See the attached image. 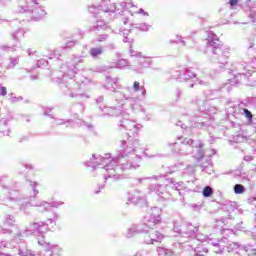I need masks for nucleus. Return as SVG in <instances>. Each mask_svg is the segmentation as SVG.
<instances>
[{
	"label": "nucleus",
	"instance_id": "f257e3e1",
	"mask_svg": "<svg viewBox=\"0 0 256 256\" xmlns=\"http://www.w3.org/2000/svg\"><path fill=\"white\" fill-rule=\"evenodd\" d=\"M119 129H125L128 131L127 140L120 141V150L118 155L111 158V154H104V156L92 155L91 161L87 162L88 167H92V171H100L104 174V179H113V181H119L123 179V175L127 171H135L139 169L141 163V155L143 150L140 147L139 139L137 135L142 129V125L129 119V114L123 115L118 121Z\"/></svg>",
	"mask_w": 256,
	"mask_h": 256
},
{
	"label": "nucleus",
	"instance_id": "f03ea898",
	"mask_svg": "<svg viewBox=\"0 0 256 256\" xmlns=\"http://www.w3.org/2000/svg\"><path fill=\"white\" fill-rule=\"evenodd\" d=\"M80 63H83V57L81 56H74L70 61H67L60 67V72H56L52 74V79L55 83H63L65 89L64 90L66 95L69 97L77 98L80 97L83 99H89V96H85V94H79V90L81 89V83L77 82L76 76L77 71L81 69Z\"/></svg>",
	"mask_w": 256,
	"mask_h": 256
},
{
	"label": "nucleus",
	"instance_id": "7ed1b4c3",
	"mask_svg": "<svg viewBox=\"0 0 256 256\" xmlns=\"http://www.w3.org/2000/svg\"><path fill=\"white\" fill-rule=\"evenodd\" d=\"M185 189L183 182H175V179L168 178L163 184H150V193H156L158 201H177L178 197L181 196V190Z\"/></svg>",
	"mask_w": 256,
	"mask_h": 256
},
{
	"label": "nucleus",
	"instance_id": "20e7f679",
	"mask_svg": "<svg viewBox=\"0 0 256 256\" xmlns=\"http://www.w3.org/2000/svg\"><path fill=\"white\" fill-rule=\"evenodd\" d=\"M206 53L211 56L212 63H219L220 67L227 65L231 52L229 48H224L219 37L213 32H208L206 38Z\"/></svg>",
	"mask_w": 256,
	"mask_h": 256
},
{
	"label": "nucleus",
	"instance_id": "39448f33",
	"mask_svg": "<svg viewBox=\"0 0 256 256\" xmlns=\"http://www.w3.org/2000/svg\"><path fill=\"white\" fill-rule=\"evenodd\" d=\"M117 83H119V78H112L111 76H106V83L104 84V89L114 92V98L119 107L123 105H129L134 113H145L143 106L137 102V98L131 97L123 91H117Z\"/></svg>",
	"mask_w": 256,
	"mask_h": 256
},
{
	"label": "nucleus",
	"instance_id": "423d86ee",
	"mask_svg": "<svg viewBox=\"0 0 256 256\" xmlns=\"http://www.w3.org/2000/svg\"><path fill=\"white\" fill-rule=\"evenodd\" d=\"M229 73H231L234 78L227 80V82L220 87V91H227L229 93L233 87L241 83V79L239 78L243 77V79H255L256 77L255 70H253L254 74H251V70L249 69V64H247V62L233 63L229 68Z\"/></svg>",
	"mask_w": 256,
	"mask_h": 256
},
{
	"label": "nucleus",
	"instance_id": "0eeeda50",
	"mask_svg": "<svg viewBox=\"0 0 256 256\" xmlns=\"http://www.w3.org/2000/svg\"><path fill=\"white\" fill-rule=\"evenodd\" d=\"M167 145L170 147L172 153H176L177 155H183V150L187 149V147H190L191 150L186 153H193V151H195L194 149H196V153H198V159L203 158V155H205V152H203V144L201 143V140L195 141L191 138L179 136L177 141L168 142Z\"/></svg>",
	"mask_w": 256,
	"mask_h": 256
},
{
	"label": "nucleus",
	"instance_id": "6e6552de",
	"mask_svg": "<svg viewBox=\"0 0 256 256\" xmlns=\"http://www.w3.org/2000/svg\"><path fill=\"white\" fill-rule=\"evenodd\" d=\"M115 9L117 7L115 4H109L106 6H91L89 7V12L94 13V15H99L103 20H97L91 27V31L97 33L99 31H106L107 23L111 21V15H115Z\"/></svg>",
	"mask_w": 256,
	"mask_h": 256
},
{
	"label": "nucleus",
	"instance_id": "1a4fd4ad",
	"mask_svg": "<svg viewBox=\"0 0 256 256\" xmlns=\"http://www.w3.org/2000/svg\"><path fill=\"white\" fill-rule=\"evenodd\" d=\"M63 205V202H47L43 200H39L36 202H25L20 205V211L24 212V215H31V211L29 210V207H37L39 213H45V211H49L51 207H54L57 209L58 207H61Z\"/></svg>",
	"mask_w": 256,
	"mask_h": 256
},
{
	"label": "nucleus",
	"instance_id": "9d476101",
	"mask_svg": "<svg viewBox=\"0 0 256 256\" xmlns=\"http://www.w3.org/2000/svg\"><path fill=\"white\" fill-rule=\"evenodd\" d=\"M174 231L180 235L192 237V239H205V236L199 234V227L194 226L189 222H185L184 224L180 225V227L177 225V222H174Z\"/></svg>",
	"mask_w": 256,
	"mask_h": 256
},
{
	"label": "nucleus",
	"instance_id": "9b49d317",
	"mask_svg": "<svg viewBox=\"0 0 256 256\" xmlns=\"http://www.w3.org/2000/svg\"><path fill=\"white\" fill-rule=\"evenodd\" d=\"M28 229L30 235H37V241H45V234L49 231V224L45 221H39V218H34Z\"/></svg>",
	"mask_w": 256,
	"mask_h": 256
},
{
	"label": "nucleus",
	"instance_id": "f8f14e48",
	"mask_svg": "<svg viewBox=\"0 0 256 256\" xmlns=\"http://www.w3.org/2000/svg\"><path fill=\"white\" fill-rule=\"evenodd\" d=\"M96 103L98 105V109L101 112L99 115L100 117H103L105 115H109L110 117H119V115H123V110H121V107H115V106H103V103H105V97L99 96L96 99Z\"/></svg>",
	"mask_w": 256,
	"mask_h": 256
},
{
	"label": "nucleus",
	"instance_id": "ddd939ff",
	"mask_svg": "<svg viewBox=\"0 0 256 256\" xmlns=\"http://www.w3.org/2000/svg\"><path fill=\"white\" fill-rule=\"evenodd\" d=\"M205 239H190L186 241L183 245L188 251H192V256L205 255L209 253V249L201 245V242Z\"/></svg>",
	"mask_w": 256,
	"mask_h": 256
},
{
	"label": "nucleus",
	"instance_id": "4468645a",
	"mask_svg": "<svg viewBox=\"0 0 256 256\" xmlns=\"http://www.w3.org/2000/svg\"><path fill=\"white\" fill-rule=\"evenodd\" d=\"M143 221L144 227H147V229H153L155 225H159V223H161V209H159V207L150 209Z\"/></svg>",
	"mask_w": 256,
	"mask_h": 256
},
{
	"label": "nucleus",
	"instance_id": "2eb2a0df",
	"mask_svg": "<svg viewBox=\"0 0 256 256\" xmlns=\"http://www.w3.org/2000/svg\"><path fill=\"white\" fill-rule=\"evenodd\" d=\"M177 171V164H174L170 167L165 168L164 174L154 175L152 177H144V178H134L133 184L134 185H141L144 181H161V179H165L168 175H172V173H175Z\"/></svg>",
	"mask_w": 256,
	"mask_h": 256
},
{
	"label": "nucleus",
	"instance_id": "dca6fc26",
	"mask_svg": "<svg viewBox=\"0 0 256 256\" xmlns=\"http://www.w3.org/2000/svg\"><path fill=\"white\" fill-rule=\"evenodd\" d=\"M24 33L23 29H18L16 32L12 33V39L15 41L14 44L1 46L2 51H5L9 55H11V53H17L21 47L19 39L23 37Z\"/></svg>",
	"mask_w": 256,
	"mask_h": 256
},
{
	"label": "nucleus",
	"instance_id": "f3484780",
	"mask_svg": "<svg viewBox=\"0 0 256 256\" xmlns=\"http://www.w3.org/2000/svg\"><path fill=\"white\" fill-rule=\"evenodd\" d=\"M124 67H131V65H129V60L127 59H119L116 62H113L110 64V66H98L95 68V71L97 73H105V71H109V69H124Z\"/></svg>",
	"mask_w": 256,
	"mask_h": 256
},
{
	"label": "nucleus",
	"instance_id": "a211bd4d",
	"mask_svg": "<svg viewBox=\"0 0 256 256\" xmlns=\"http://www.w3.org/2000/svg\"><path fill=\"white\" fill-rule=\"evenodd\" d=\"M39 245L45 249V256H61L63 249L57 244L47 243L45 240H39Z\"/></svg>",
	"mask_w": 256,
	"mask_h": 256
},
{
	"label": "nucleus",
	"instance_id": "6ab92c4d",
	"mask_svg": "<svg viewBox=\"0 0 256 256\" xmlns=\"http://www.w3.org/2000/svg\"><path fill=\"white\" fill-rule=\"evenodd\" d=\"M209 125H211V123L203 121V118H198L197 121L194 122H190L189 125L183 123V121L179 120L176 123L177 127H181V129H185L186 131L188 129H191V127L197 128V129H207V127H209Z\"/></svg>",
	"mask_w": 256,
	"mask_h": 256
},
{
	"label": "nucleus",
	"instance_id": "aec40b11",
	"mask_svg": "<svg viewBox=\"0 0 256 256\" xmlns=\"http://www.w3.org/2000/svg\"><path fill=\"white\" fill-rule=\"evenodd\" d=\"M195 77V73H193L191 69L187 68H180L176 70L174 74V78L180 82L189 81L190 79H195Z\"/></svg>",
	"mask_w": 256,
	"mask_h": 256
},
{
	"label": "nucleus",
	"instance_id": "412c9836",
	"mask_svg": "<svg viewBox=\"0 0 256 256\" xmlns=\"http://www.w3.org/2000/svg\"><path fill=\"white\" fill-rule=\"evenodd\" d=\"M151 62L144 58H139L137 60L136 64L130 65L128 69L130 71H134L135 73H143V70L147 69V67H150Z\"/></svg>",
	"mask_w": 256,
	"mask_h": 256
},
{
	"label": "nucleus",
	"instance_id": "4be33fe9",
	"mask_svg": "<svg viewBox=\"0 0 256 256\" xmlns=\"http://www.w3.org/2000/svg\"><path fill=\"white\" fill-rule=\"evenodd\" d=\"M244 10L246 11L249 19L253 23L256 22V2L252 0H246L244 3Z\"/></svg>",
	"mask_w": 256,
	"mask_h": 256
},
{
	"label": "nucleus",
	"instance_id": "5701e85b",
	"mask_svg": "<svg viewBox=\"0 0 256 256\" xmlns=\"http://www.w3.org/2000/svg\"><path fill=\"white\" fill-rule=\"evenodd\" d=\"M139 233H149V230L141 228V226H132L126 232L127 239H131V237H135V235H139Z\"/></svg>",
	"mask_w": 256,
	"mask_h": 256
},
{
	"label": "nucleus",
	"instance_id": "b1692460",
	"mask_svg": "<svg viewBox=\"0 0 256 256\" xmlns=\"http://www.w3.org/2000/svg\"><path fill=\"white\" fill-rule=\"evenodd\" d=\"M228 240L227 238H222L218 242H212V245L214 247L213 251L214 253L221 254L225 251V245H227Z\"/></svg>",
	"mask_w": 256,
	"mask_h": 256
},
{
	"label": "nucleus",
	"instance_id": "393cba45",
	"mask_svg": "<svg viewBox=\"0 0 256 256\" xmlns=\"http://www.w3.org/2000/svg\"><path fill=\"white\" fill-rule=\"evenodd\" d=\"M227 241L228 242L225 244V249L227 252L239 256V243L229 242V239H227Z\"/></svg>",
	"mask_w": 256,
	"mask_h": 256
},
{
	"label": "nucleus",
	"instance_id": "a878e982",
	"mask_svg": "<svg viewBox=\"0 0 256 256\" xmlns=\"http://www.w3.org/2000/svg\"><path fill=\"white\" fill-rule=\"evenodd\" d=\"M132 89L134 93H139V91L141 92V99H145L147 97V89H145V86H141V83L138 81L133 83Z\"/></svg>",
	"mask_w": 256,
	"mask_h": 256
},
{
	"label": "nucleus",
	"instance_id": "bb28decb",
	"mask_svg": "<svg viewBox=\"0 0 256 256\" xmlns=\"http://www.w3.org/2000/svg\"><path fill=\"white\" fill-rule=\"evenodd\" d=\"M39 183L35 182L33 180H28V189L30 191V194L28 197H35L36 195H39Z\"/></svg>",
	"mask_w": 256,
	"mask_h": 256
},
{
	"label": "nucleus",
	"instance_id": "cd10ccee",
	"mask_svg": "<svg viewBox=\"0 0 256 256\" xmlns=\"http://www.w3.org/2000/svg\"><path fill=\"white\" fill-rule=\"evenodd\" d=\"M176 39H178V43H181L183 47H188V49H191L193 47V39L191 38H184L182 36L176 35Z\"/></svg>",
	"mask_w": 256,
	"mask_h": 256
},
{
	"label": "nucleus",
	"instance_id": "c85d7f7f",
	"mask_svg": "<svg viewBox=\"0 0 256 256\" xmlns=\"http://www.w3.org/2000/svg\"><path fill=\"white\" fill-rule=\"evenodd\" d=\"M200 111L202 113L207 111L206 114H208V115H215V114H217V108L216 107H210L209 103H207V102H203V105L200 106Z\"/></svg>",
	"mask_w": 256,
	"mask_h": 256
},
{
	"label": "nucleus",
	"instance_id": "c756f323",
	"mask_svg": "<svg viewBox=\"0 0 256 256\" xmlns=\"http://www.w3.org/2000/svg\"><path fill=\"white\" fill-rule=\"evenodd\" d=\"M18 255L19 256H35L33 251L27 249V245L21 244L18 248Z\"/></svg>",
	"mask_w": 256,
	"mask_h": 256
},
{
	"label": "nucleus",
	"instance_id": "7c9ffc66",
	"mask_svg": "<svg viewBox=\"0 0 256 256\" xmlns=\"http://www.w3.org/2000/svg\"><path fill=\"white\" fill-rule=\"evenodd\" d=\"M163 234H161L159 231L151 232L150 233V241L148 243H157L159 241H163Z\"/></svg>",
	"mask_w": 256,
	"mask_h": 256
},
{
	"label": "nucleus",
	"instance_id": "2f4dec72",
	"mask_svg": "<svg viewBox=\"0 0 256 256\" xmlns=\"http://www.w3.org/2000/svg\"><path fill=\"white\" fill-rule=\"evenodd\" d=\"M89 55L92 57V59H97L98 57H101L103 55V47H93L89 50Z\"/></svg>",
	"mask_w": 256,
	"mask_h": 256
},
{
	"label": "nucleus",
	"instance_id": "473e14b6",
	"mask_svg": "<svg viewBox=\"0 0 256 256\" xmlns=\"http://www.w3.org/2000/svg\"><path fill=\"white\" fill-rule=\"evenodd\" d=\"M20 56H10L6 69H15L19 65Z\"/></svg>",
	"mask_w": 256,
	"mask_h": 256
},
{
	"label": "nucleus",
	"instance_id": "72a5a7b5",
	"mask_svg": "<svg viewBox=\"0 0 256 256\" xmlns=\"http://www.w3.org/2000/svg\"><path fill=\"white\" fill-rule=\"evenodd\" d=\"M132 29H138V31L147 32L149 29H151V25L147 23H136L131 25Z\"/></svg>",
	"mask_w": 256,
	"mask_h": 256
},
{
	"label": "nucleus",
	"instance_id": "f704fd0d",
	"mask_svg": "<svg viewBox=\"0 0 256 256\" xmlns=\"http://www.w3.org/2000/svg\"><path fill=\"white\" fill-rule=\"evenodd\" d=\"M29 235H31L29 228H25L24 230H18L16 232V239H19V241H23V239H25V237H29Z\"/></svg>",
	"mask_w": 256,
	"mask_h": 256
},
{
	"label": "nucleus",
	"instance_id": "c9c22d12",
	"mask_svg": "<svg viewBox=\"0 0 256 256\" xmlns=\"http://www.w3.org/2000/svg\"><path fill=\"white\" fill-rule=\"evenodd\" d=\"M157 253L159 256H173L174 255L173 250L163 248V247H158Z\"/></svg>",
	"mask_w": 256,
	"mask_h": 256
},
{
	"label": "nucleus",
	"instance_id": "e433bc0d",
	"mask_svg": "<svg viewBox=\"0 0 256 256\" xmlns=\"http://www.w3.org/2000/svg\"><path fill=\"white\" fill-rule=\"evenodd\" d=\"M202 171L204 173H207L208 175H211V173H213V165L211 164V162H206V164H202L200 165Z\"/></svg>",
	"mask_w": 256,
	"mask_h": 256
},
{
	"label": "nucleus",
	"instance_id": "4c0bfd02",
	"mask_svg": "<svg viewBox=\"0 0 256 256\" xmlns=\"http://www.w3.org/2000/svg\"><path fill=\"white\" fill-rule=\"evenodd\" d=\"M233 190L235 195H243V193H245L246 191L245 186H243L242 184H235Z\"/></svg>",
	"mask_w": 256,
	"mask_h": 256
},
{
	"label": "nucleus",
	"instance_id": "58836bf2",
	"mask_svg": "<svg viewBox=\"0 0 256 256\" xmlns=\"http://www.w3.org/2000/svg\"><path fill=\"white\" fill-rule=\"evenodd\" d=\"M66 123H72V121L71 120L54 118V121L52 122V125H54V127H58L59 125H65Z\"/></svg>",
	"mask_w": 256,
	"mask_h": 256
},
{
	"label": "nucleus",
	"instance_id": "ea45409f",
	"mask_svg": "<svg viewBox=\"0 0 256 256\" xmlns=\"http://www.w3.org/2000/svg\"><path fill=\"white\" fill-rule=\"evenodd\" d=\"M143 200V196L141 195H132L131 197H128V201L130 203H133L134 205H137V203H139V201Z\"/></svg>",
	"mask_w": 256,
	"mask_h": 256
},
{
	"label": "nucleus",
	"instance_id": "a19ab883",
	"mask_svg": "<svg viewBox=\"0 0 256 256\" xmlns=\"http://www.w3.org/2000/svg\"><path fill=\"white\" fill-rule=\"evenodd\" d=\"M131 33V30H124L122 35H123V42L124 43H130V45L133 43V38L127 37Z\"/></svg>",
	"mask_w": 256,
	"mask_h": 256
},
{
	"label": "nucleus",
	"instance_id": "79ce46f5",
	"mask_svg": "<svg viewBox=\"0 0 256 256\" xmlns=\"http://www.w3.org/2000/svg\"><path fill=\"white\" fill-rule=\"evenodd\" d=\"M202 195L203 197H211V195H213V188H211V186L204 187Z\"/></svg>",
	"mask_w": 256,
	"mask_h": 256
},
{
	"label": "nucleus",
	"instance_id": "37998d69",
	"mask_svg": "<svg viewBox=\"0 0 256 256\" xmlns=\"http://www.w3.org/2000/svg\"><path fill=\"white\" fill-rule=\"evenodd\" d=\"M245 251L249 256H256V248L253 245L245 246Z\"/></svg>",
	"mask_w": 256,
	"mask_h": 256
},
{
	"label": "nucleus",
	"instance_id": "c03bdc74",
	"mask_svg": "<svg viewBox=\"0 0 256 256\" xmlns=\"http://www.w3.org/2000/svg\"><path fill=\"white\" fill-rule=\"evenodd\" d=\"M242 111H243L242 114L245 115V117H246V119H248V121H253V113H251L249 111V109L244 108V109H242Z\"/></svg>",
	"mask_w": 256,
	"mask_h": 256
},
{
	"label": "nucleus",
	"instance_id": "a18cd8bd",
	"mask_svg": "<svg viewBox=\"0 0 256 256\" xmlns=\"http://www.w3.org/2000/svg\"><path fill=\"white\" fill-rule=\"evenodd\" d=\"M243 141H245V138L241 134H238L233 136L231 143H243Z\"/></svg>",
	"mask_w": 256,
	"mask_h": 256
},
{
	"label": "nucleus",
	"instance_id": "49530a36",
	"mask_svg": "<svg viewBox=\"0 0 256 256\" xmlns=\"http://www.w3.org/2000/svg\"><path fill=\"white\" fill-rule=\"evenodd\" d=\"M130 56L136 57V59H143V54L141 52H137L133 49H130Z\"/></svg>",
	"mask_w": 256,
	"mask_h": 256
},
{
	"label": "nucleus",
	"instance_id": "de8ad7c7",
	"mask_svg": "<svg viewBox=\"0 0 256 256\" xmlns=\"http://www.w3.org/2000/svg\"><path fill=\"white\" fill-rule=\"evenodd\" d=\"M74 45H77V41L75 40H70L68 42H66L65 46H64V49H72V47Z\"/></svg>",
	"mask_w": 256,
	"mask_h": 256
},
{
	"label": "nucleus",
	"instance_id": "09e8293b",
	"mask_svg": "<svg viewBox=\"0 0 256 256\" xmlns=\"http://www.w3.org/2000/svg\"><path fill=\"white\" fill-rule=\"evenodd\" d=\"M6 223H8V225H11V226L15 225V217L12 215H8L6 217Z\"/></svg>",
	"mask_w": 256,
	"mask_h": 256
},
{
	"label": "nucleus",
	"instance_id": "8fccbe9b",
	"mask_svg": "<svg viewBox=\"0 0 256 256\" xmlns=\"http://www.w3.org/2000/svg\"><path fill=\"white\" fill-rule=\"evenodd\" d=\"M247 203L248 205H253V207H256V197L255 196H251L247 199Z\"/></svg>",
	"mask_w": 256,
	"mask_h": 256
},
{
	"label": "nucleus",
	"instance_id": "3c124183",
	"mask_svg": "<svg viewBox=\"0 0 256 256\" xmlns=\"http://www.w3.org/2000/svg\"><path fill=\"white\" fill-rule=\"evenodd\" d=\"M235 109H237V106H235V104L230 103L229 107L227 108L228 113H230V115H233V113H235Z\"/></svg>",
	"mask_w": 256,
	"mask_h": 256
},
{
	"label": "nucleus",
	"instance_id": "603ef678",
	"mask_svg": "<svg viewBox=\"0 0 256 256\" xmlns=\"http://www.w3.org/2000/svg\"><path fill=\"white\" fill-rule=\"evenodd\" d=\"M38 67H47L49 65V62L45 59L38 60L37 62Z\"/></svg>",
	"mask_w": 256,
	"mask_h": 256
},
{
	"label": "nucleus",
	"instance_id": "864d4df0",
	"mask_svg": "<svg viewBox=\"0 0 256 256\" xmlns=\"http://www.w3.org/2000/svg\"><path fill=\"white\" fill-rule=\"evenodd\" d=\"M7 95V87L0 84V96L5 97Z\"/></svg>",
	"mask_w": 256,
	"mask_h": 256
},
{
	"label": "nucleus",
	"instance_id": "5fc2aeb1",
	"mask_svg": "<svg viewBox=\"0 0 256 256\" xmlns=\"http://www.w3.org/2000/svg\"><path fill=\"white\" fill-rule=\"evenodd\" d=\"M0 233H2L3 235H11V229L1 227Z\"/></svg>",
	"mask_w": 256,
	"mask_h": 256
},
{
	"label": "nucleus",
	"instance_id": "6e6d98bb",
	"mask_svg": "<svg viewBox=\"0 0 256 256\" xmlns=\"http://www.w3.org/2000/svg\"><path fill=\"white\" fill-rule=\"evenodd\" d=\"M74 107H77L79 113H83V111H85V106L83 105V103L75 104Z\"/></svg>",
	"mask_w": 256,
	"mask_h": 256
},
{
	"label": "nucleus",
	"instance_id": "4d7b16f0",
	"mask_svg": "<svg viewBox=\"0 0 256 256\" xmlns=\"http://www.w3.org/2000/svg\"><path fill=\"white\" fill-rule=\"evenodd\" d=\"M196 83H197L198 85H204V86L209 85V81H207V80H205V79H197V80H196Z\"/></svg>",
	"mask_w": 256,
	"mask_h": 256
},
{
	"label": "nucleus",
	"instance_id": "13d9d810",
	"mask_svg": "<svg viewBox=\"0 0 256 256\" xmlns=\"http://www.w3.org/2000/svg\"><path fill=\"white\" fill-rule=\"evenodd\" d=\"M246 233H247V235H249V237H251L252 239H256V228H255V231L247 230Z\"/></svg>",
	"mask_w": 256,
	"mask_h": 256
},
{
	"label": "nucleus",
	"instance_id": "bf43d9fd",
	"mask_svg": "<svg viewBox=\"0 0 256 256\" xmlns=\"http://www.w3.org/2000/svg\"><path fill=\"white\" fill-rule=\"evenodd\" d=\"M107 37H108V36L105 35V34L100 35V36L96 39V41H98L99 43H101V42H103V41H106Z\"/></svg>",
	"mask_w": 256,
	"mask_h": 256
},
{
	"label": "nucleus",
	"instance_id": "052dcab7",
	"mask_svg": "<svg viewBox=\"0 0 256 256\" xmlns=\"http://www.w3.org/2000/svg\"><path fill=\"white\" fill-rule=\"evenodd\" d=\"M51 111H53V108H46V110H44V115L51 117V119H53V116L49 113H51Z\"/></svg>",
	"mask_w": 256,
	"mask_h": 256
},
{
	"label": "nucleus",
	"instance_id": "680f3d73",
	"mask_svg": "<svg viewBox=\"0 0 256 256\" xmlns=\"http://www.w3.org/2000/svg\"><path fill=\"white\" fill-rule=\"evenodd\" d=\"M57 219H59V214H54V217L48 219V221H49V223H56Z\"/></svg>",
	"mask_w": 256,
	"mask_h": 256
},
{
	"label": "nucleus",
	"instance_id": "e2e57ef3",
	"mask_svg": "<svg viewBox=\"0 0 256 256\" xmlns=\"http://www.w3.org/2000/svg\"><path fill=\"white\" fill-rule=\"evenodd\" d=\"M182 93L183 92L181 91V89L176 88V90H175L176 99H181Z\"/></svg>",
	"mask_w": 256,
	"mask_h": 256
},
{
	"label": "nucleus",
	"instance_id": "0e129e2a",
	"mask_svg": "<svg viewBox=\"0 0 256 256\" xmlns=\"http://www.w3.org/2000/svg\"><path fill=\"white\" fill-rule=\"evenodd\" d=\"M107 49H109L110 51H115V49H117V45L109 43L107 44Z\"/></svg>",
	"mask_w": 256,
	"mask_h": 256
},
{
	"label": "nucleus",
	"instance_id": "69168bd1",
	"mask_svg": "<svg viewBox=\"0 0 256 256\" xmlns=\"http://www.w3.org/2000/svg\"><path fill=\"white\" fill-rule=\"evenodd\" d=\"M138 13L144 17H149V12H146L143 8H140Z\"/></svg>",
	"mask_w": 256,
	"mask_h": 256
},
{
	"label": "nucleus",
	"instance_id": "338daca9",
	"mask_svg": "<svg viewBox=\"0 0 256 256\" xmlns=\"http://www.w3.org/2000/svg\"><path fill=\"white\" fill-rule=\"evenodd\" d=\"M122 7H123V9H131V7H133V5L131 3L123 2Z\"/></svg>",
	"mask_w": 256,
	"mask_h": 256
},
{
	"label": "nucleus",
	"instance_id": "774afa93",
	"mask_svg": "<svg viewBox=\"0 0 256 256\" xmlns=\"http://www.w3.org/2000/svg\"><path fill=\"white\" fill-rule=\"evenodd\" d=\"M248 103H250V105H255L256 106V97L249 98Z\"/></svg>",
	"mask_w": 256,
	"mask_h": 256
}]
</instances>
